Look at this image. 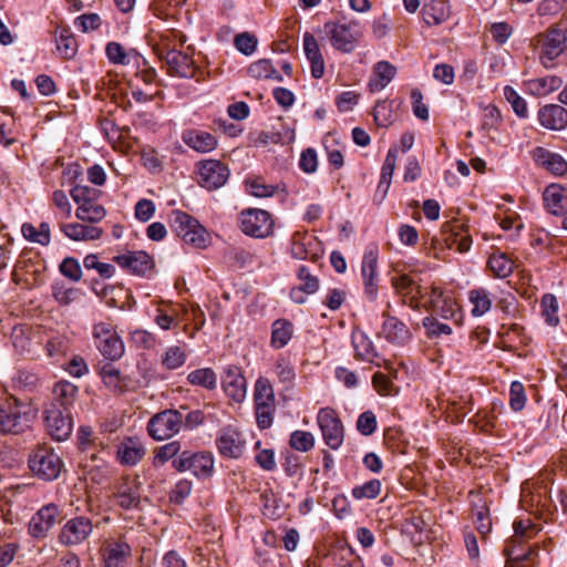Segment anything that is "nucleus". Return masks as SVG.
<instances>
[{
	"mask_svg": "<svg viewBox=\"0 0 567 567\" xmlns=\"http://www.w3.org/2000/svg\"><path fill=\"white\" fill-rule=\"evenodd\" d=\"M71 384L61 381L53 388V398L45 410V424L50 436L63 442L71 435Z\"/></svg>",
	"mask_w": 567,
	"mask_h": 567,
	"instance_id": "f257e3e1",
	"label": "nucleus"
},
{
	"mask_svg": "<svg viewBox=\"0 0 567 567\" xmlns=\"http://www.w3.org/2000/svg\"><path fill=\"white\" fill-rule=\"evenodd\" d=\"M172 38H178L179 45L186 42V35L174 30L162 35V48L157 49L161 59L166 61L168 73L179 78H193L195 75V66L193 59L187 54L178 51L172 45Z\"/></svg>",
	"mask_w": 567,
	"mask_h": 567,
	"instance_id": "f03ea898",
	"label": "nucleus"
},
{
	"mask_svg": "<svg viewBox=\"0 0 567 567\" xmlns=\"http://www.w3.org/2000/svg\"><path fill=\"white\" fill-rule=\"evenodd\" d=\"M535 533V525L529 519L514 522V535L504 548L507 557L506 567H530L529 561L536 551L530 546L524 548L523 543Z\"/></svg>",
	"mask_w": 567,
	"mask_h": 567,
	"instance_id": "7ed1b4c3",
	"label": "nucleus"
},
{
	"mask_svg": "<svg viewBox=\"0 0 567 567\" xmlns=\"http://www.w3.org/2000/svg\"><path fill=\"white\" fill-rule=\"evenodd\" d=\"M324 31L331 45L343 53L352 52L362 37L361 27L357 20L343 19L337 22H327Z\"/></svg>",
	"mask_w": 567,
	"mask_h": 567,
	"instance_id": "20e7f679",
	"label": "nucleus"
},
{
	"mask_svg": "<svg viewBox=\"0 0 567 567\" xmlns=\"http://www.w3.org/2000/svg\"><path fill=\"white\" fill-rule=\"evenodd\" d=\"M29 467L37 477L53 481L59 477L63 462L50 446L40 444L29 456Z\"/></svg>",
	"mask_w": 567,
	"mask_h": 567,
	"instance_id": "39448f33",
	"label": "nucleus"
},
{
	"mask_svg": "<svg viewBox=\"0 0 567 567\" xmlns=\"http://www.w3.org/2000/svg\"><path fill=\"white\" fill-rule=\"evenodd\" d=\"M95 346L102 355L109 360H118L125 352L124 342L115 326L111 322H97L93 326Z\"/></svg>",
	"mask_w": 567,
	"mask_h": 567,
	"instance_id": "423d86ee",
	"label": "nucleus"
},
{
	"mask_svg": "<svg viewBox=\"0 0 567 567\" xmlns=\"http://www.w3.org/2000/svg\"><path fill=\"white\" fill-rule=\"evenodd\" d=\"M184 416L178 410H164L153 415L147 423V432L155 441L173 437L182 430Z\"/></svg>",
	"mask_w": 567,
	"mask_h": 567,
	"instance_id": "0eeeda50",
	"label": "nucleus"
},
{
	"mask_svg": "<svg viewBox=\"0 0 567 567\" xmlns=\"http://www.w3.org/2000/svg\"><path fill=\"white\" fill-rule=\"evenodd\" d=\"M241 231L254 238H267L272 235L275 220L271 214L265 209L248 208L239 215Z\"/></svg>",
	"mask_w": 567,
	"mask_h": 567,
	"instance_id": "6e6552de",
	"label": "nucleus"
},
{
	"mask_svg": "<svg viewBox=\"0 0 567 567\" xmlns=\"http://www.w3.org/2000/svg\"><path fill=\"white\" fill-rule=\"evenodd\" d=\"M97 193L89 187H73V202L79 205L75 215L80 221L97 224L105 217L104 207L95 202Z\"/></svg>",
	"mask_w": 567,
	"mask_h": 567,
	"instance_id": "1a4fd4ad",
	"label": "nucleus"
},
{
	"mask_svg": "<svg viewBox=\"0 0 567 567\" xmlns=\"http://www.w3.org/2000/svg\"><path fill=\"white\" fill-rule=\"evenodd\" d=\"M317 423L324 443L331 450H338L344 441V426L336 410L321 408L317 414Z\"/></svg>",
	"mask_w": 567,
	"mask_h": 567,
	"instance_id": "9d476101",
	"label": "nucleus"
},
{
	"mask_svg": "<svg viewBox=\"0 0 567 567\" xmlns=\"http://www.w3.org/2000/svg\"><path fill=\"white\" fill-rule=\"evenodd\" d=\"M22 408L23 404L12 395L0 401V433L17 434L28 426L27 413Z\"/></svg>",
	"mask_w": 567,
	"mask_h": 567,
	"instance_id": "9b49d317",
	"label": "nucleus"
},
{
	"mask_svg": "<svg viewBox=\"0 0 567 567\" xmlns=\"http://www.w3.org/2000/svg\"><path fill=\"white\" fill-rule=\"evenodd\" d=\"M196 167L199 186L208 190L220 188L229 178V168L220 161L203 159L198 162Z\"/></svg>",
	"mask_w": 567,
	"mask_h": 567,
	"instance_id": "f8f14e48",
	"label": "nucleus"
},
{
	"mask_svg": "<svg viewBox=\"0 0 567 567\" xmlns=\"http://www.w3.org/2000/svg\"><path fill=\"white\" fill-rule=\"evenodd\" d=\"M173 466L178 472L190 471L197 477H206L214 471V458L208 452L184 451L173 461Z\"/></svg>",
	"mask_w": 567,
	"mask_h": 567,
	"instance_id": "ddd939ff",
	"label": "nucleus"
},
{
	"mask_svg": "<svg viewBox=\"0 0 567 567\" xmlns=\"http://www.w3.org/2000/svg\"><path fill=\"white\" fill-rule=\"evenodd\" d=\"M379 248L377 245H369L363 254L361 262V276L364 286V293L370 301H375L379 290L378 274Z\"/></svg>",
	"mask_w": 567,
	"mask_h": 567,
	"instance_id": "4468645a",
	"label": "nucleus"
},
{
	"mask_svg": "<svg viewBox=\"0 0 567 567\" xmlns=\"http://www.w3.org/2000/svg\"><path fill=\"white\" fill-rule=\"evenodd\" d=\"M443 239L446 245L460 252H467L472 246L468 227L461 220L449 221L443 225Z\"/></svg>",
	"mask_w": 567,
	"mask_h": 567,
	"instance_id": "2eb2a0df",
	"label": "nucleus"
},
{
	"mask_svg": "<svg viewBox=\"0 0 567 567\" xmlns=\"http://www.w3.org/2000/svg\"><path fill=\"white\" fill-rule=\"evenodd\" d=\"M123 269L137 276H145L152 271L154 262L145 251H126L113 258Z\"/></svg>",
	"mask_w": 567,
	"mask_h": 567,
	"instance_id": "dca6fc26",
	"label": "nucleus"
},
{
	"mask_svg": "<svg viewBox=\"0 0 567 567\" xmlns=\"http://www.w3.org/2000/svg\"><path fill=\"white\" fill-rule=\"evenodd\" d=\"M216 446L224 457L238 458L244 452L245 441L236 429L228 426L218 432Z\"/></svg>",
	"mask_w": 567,
	"mask_h": 567,
	"instance_id": "f3484780",
	"label": "nucleus"
},
{
	"mask_svg": "<svg viewBox=\"0 0 567 567\" xmlns=\"http://www.w3.org/2000/svg\"><path fill=\"white\" fill-rule=\"evenodd\" d=\"M60 518V512L56 505L49 504L35 513L30 523L29 532L33 537L42 538L54 526Z\"/></svg>",
	"mask_w": 567,
	"mask_h": 567,
	"instance_id": "a211bd4d",
	"label": "nucleus"
},
{
	"mask_svg": "<svg viewBox=\"0 0 567 567\" xmlns=\"http://www.w3.org/2000/svg\"><path fill=\"white\" fill-rule=\"evenodd\" d=\"M223 388L229 399L238 403L244 401L247 393V381L239 367H227L223 380Z\"/></svg>",
	"mask_w": 567,
	"mask_h": 567,
	"instance_id": "6ab92c4d",
	"label": "nucleus"
},
{
	"mask_svg": "<svg viewBox=\"0 0 567 567\" xmlns=\"http://www.w3.org/2000/svg\"><path fill=\"white\" fill-rule=\"evenodd\" d=\"M566 37L559 30L549 31L542 45L540 60L546 69L553 68V62L565 49Z\"/></svg>",
	"mask_w": 567,
	"mask_h": 567,
	"instance_id": "aec40b11",
	"label": "nucleus"
},
{
	"mask_svg": "<svg viewBox=\"0 0 567 567\" xmlns=\"http://www.w3.org/2000/svg\"><path fill=\"white\" fill-rule=\"evenodd\" d=\"M182 141L197 153H209L218 145L217 138L213 134L195 128L185 130Z\"/></svg>",
	"mask_w": 567,
	"mask_h": 567,
	"instance_id": "412c9836",
	"label": "nucleus"
},
{
	"mask_svg": "<svg viewBox=\"0 0 567 567\" xmlns=\"http://www.w3.org/2000/svg\"><path fill=\"white\" fill-rule=\"evenodd\" d=\"M132 555L131 546L123 540H114L106 544L103 549L105 567H126Z\"/></svg>",
	"mask_w": 567,
	"mask_h": 567,
	"instance_id": "4be33fe9",
	"label": "nucleus"
},
{
	"mask_svg": "<svg viewBox=\"0 0 567 567\" xmlns=\"http://www.w3.org/2000/svg\"><path fill=\"white\" fill-rule=\"evenodd\" d=\"M538 121L545 128L560 131L567 126V110L558 104H547L539 109Z\"/></svg>",
	"mask_w": 567,
	"mask_h": 567,
	"instance_id": "5701e85b",
	"label": "nucleus"
},
{
	"mask_svg": "<svg viewBox=\"0 0 567 567\" xmlns=\"http://www.w3.org/2000/svg\"><path fill=\"white\" fill-rule=\"evenodd\" d=\"M303 51L310 62L312 78L321 79L324 74V60L317 39L310 32L303 34Z\"/></svg>",
	"mask_w": 567,
	"mask_h": 567,
	"instance_id": "b1692460",
	"label": "nucleus"
},
{
	"mask_svg": "<svg viewBox=\"0 0 567 567\" xmlns=\"http://www.w3.org/2000/svg\"><path fill=\"white\" fill-rule=\"evenodd\" d=\"M426 308L444 319L452 318L456 310L455 301L439 287H432L426 300Z\"/></svg>",
	"mask_w": 567,
	"mask_h": 567,
	"instance_id": "393cba45",
	"label": "nucleus"
},
{
	"mask_svg": "<svg viewBox=\"0 0 567 567\" xmlns=\"http://www.w3.org/2000/svg\"><path fill=\"white\" fill-rule=\"evenodd\" d=\"M144 455L145 447L137 439L126 437L117 445L116 458L122 465H136Z\"/></svg>",
	"mask_w": 567,
	"mask_h": 567,
	"instance_id": "a878e982",
	"label": "nucleus"
},
{
	"mask_svg": "<svg viewBox=\"0 0 567 567\" xmlns=\"http://www.w3.org/2000/svg\"><path fill=\"white\" fill-rule=\"evenodd\" d=\"M351 340L357 360L374 363L378 367L381 365L380 362L375 361L379 354L372 340L362 330H354Z\"/></svg>",
	"mask_w": 567,
	"mask_h": 567,
	"instance_id": "bb28decb",
	"label": "nucleus"
},
{
	"mask_svg": "<svg viewBox=\"0 0 567 567\" xmlns=\"http://www.w3.org/2000/svg\"><path fill=\"white\" fill-rule=\"evenodd\" d=\"M381 334L393 344L403 346L411 339L408 327L398 318L384 315Z\"/></svg>",
	"mask_w": 567,
	"mask_h": 567,
	"instance_id": "cd10ccee",
	"label": "nucleus"
},
{
	"mask_svg": "<svg viewBox=\"0 0 567 567\" xmlns=\"http://www.w3.org/2000/svg\"><path fill=\"white\" fill-rule=\"evenodd\" d=\"M544 204L553 215H563L567 209V189L559 184H550L545 188Z\"/></svg>",
	"mask_w": 567,
	"mask_h": 567,
	"instance_id": "c85d7f7f",
	"label": "nucleus"
},
{
	"mask_svg": "<svg viewBox=\"0 0 567 567\" xmlns=\"http://www.w3.org/2000/svg\"><path fill=\"white\" fill-rule=\"evenodd\" d=\"M451 14L447 0H431L422 9L423 21L427 25H437L445 22Z\"/></svg>",
	"mask_w": 567,
	"mask_h": 567,
	"instance_id": "c756f323",
	"label": "nucleus"
},
{
	"mask_svg": "<svg viewBox=\"0 0 567 567\" xmlns=\"http://www.w3.org/2000/svg\"><path fill=\"white\" fill-rule=\"evenodd\" d=\"M534 157L539 165L554 175L561 176L567 172V162L559 154L551 153L543 147H537L534 152Z\"/></svg>",
	"mask_w": 567,
	"mask_h": 567,
	"instance_id": "7c9ffc66",
	"label": "nucleus"
},
{
	"mask_svg": "<svg viewBox=\"0 0 567 567\" xmlns=\"http://www.w3.org/2000/svg\"><path fill=\"white\" fill-rule=\"evenodd\" d=\"M564 81L557 75H546L525 82L527 91L534 96H546L561 87Z\"/></svg>",
	"mask_w": 567,
	"mask_h": 567,
	"instance_id": "2f4dec72",
	"label": "nucleus"
},
{
	"mask_svg": "<svg viewBox=\"0 0 567 567\" xmlns=\"http://www.w3.org/2000/svg\"><path fill=\"white\" fill-rule=\"evenodd\" d=\"M395 71V68L388 61L378 62L373 68V74L368 83L370 92L375 93L382 91L393 80Z\"/></svg>",
	"mask_w": 567,
	"mask_h": 567,
	"instance_id": "473e14b6",
	"label": "nucleus"
},
{
	"mask_svg": "<svg viewBox=\"0 0 567 567\" xmlns=\"http://www.w3.org/2000/svg\"><path fill=\"white\" fill-rule=\"evenodd\" d=\"M105 53L109 60L114 64H136L140 68V54L135 50H125L118 42H110L106 44Z\"/></svg>",
	"mask_w": 567,
	"mask_h": 567,
	"instance_id": "72a5a7b5",
	"label": "nucleus"
},
{
	"mask_svg": "<svg viewBox=\"0 0 567 567\" xmlns=\"http://www.w3.org/2000/svg\"><path fill=\"white\" fill-rule=\"evenodd\" d=\"M199 221L193 216L182 210H173L171 215V227L173 231L186 243L192 230L197 227Z\"/></svg>",
	"mask_w": 567,
	"mask_h": 567,
	"instance_id": "f704fd0d",
	"label": "nucleus"
},
{
	"mask_svg": "<svg viewBox=\"0 0 567 567\" xmlns=\"http://www.w3.org/2000/svg\"><path fill=\"white\" fill-rule=\"evenodd\" d=\"M392 286L395 291L403 297H410L409 306L413 309L419 308V302L415 300L414 293L424 297L420 286L415 285L412 278L408 275H401L392 278Z\"/></svg>",
	"mask_w": 567,
	"mask_h": 567,
	"instance_id": "c9c22d12",
	"label": "nucleus"
},
{
	"mask_svg": "<svg viewBox=\"0 0 567 567\" xmlns=\"http://www.w3.org/2000/svg\"><path fill=\"white\" fill-rule=\"evenodd\" d=\"M293 336V324L287 319H277L271 326L270 346L281 349L288 344Z\"/></svg>",
	"mask_w": 567,
	"mask_h": 567,
	"instance_id": "e433bc0d",
	"label": "nucleus"
},
{
	"mask_svg": "<svg viewBox=\"0 0 567 567\" xmlns=\"http://www.w3.org/2000/svg\"><path fill=\"white\" fill-rule=\"evenodd\" d=\"M468 300L473 305L472 315L481 317L489 311L492 298L489 291L484 288H475L468 292Z\"/></svg>",
	"mask_w": 567,
	"mask_h": 567,
	"instance_id": "4c0bfd02",
	"label": "nucleus"
},
{
	"mask_svg": "<svg viewBox=\"0 0 567 567\" xmlns=\"http://www.w3.org/2000/svg\"><path fill=\"white\" fill-rule=\"evenodd\" d=\"M255 405L275 406V393L270 381L260 377L255 383Z\"/></svg>",
	"mask_w": 567,
	"mask_h": 567,
	"instance_id": "58836bf2",
	"label": "nucleus"
},
{
	"mask_svg": "<svg viewBox=\"0 0 567 567\" xmlns=\"http://www.w3.org/2000/svg\"><path fill=\"white\" fill-rule=\"evenodd\" d=\"M187 381L192 385H199L207 390H214L217 386V375L210 368H202L189 372Z\"/></svg>",
	"mask_w": 567,
	"mask_h": 567,
	"instance_id": "ea45409f",
	"label": "nucleus"
},
{
	"mask_svg": "<svg viewBox=\"0 0 567 567\" xmlns=\"http://www.w3.org/2000/svg\"><path fill=\"white\" fill-rule=\"evenodd\" d=\"M248 73L254 79H274L282 81L280 73L274 68L270 60L261 59L250 64Z\"/></svg>",
	"mask_w": 567,
	"mask_h": 567,
	"instance_id": "a19ab883",
	"label": "nucleus"
},
{
	"mask_svg": "<svg viewBox=\"0 0 567 567\" xmlns=\"http://www.w3.org/2000/svg\"><path fill=\"white\" fill-rule=\"evenodd\" d=\"M101 378L105 386L114 392H122L126 386L125 379L113 364L107 363L101 369Z\"/></svg>",
	"mask_w": 567,
	"mask_h": 567,
	"instance_id": "79ce46f5",
	"label": "nucleus"
},
{
	"mask_svg": "<svg viewBox=\"0 0 567 567\" xmlns=\"http://www.w3.org/2000/svg\"><path fill=\"white\" fill-rule=\"evenodd\" d=\"M23 237L32 243L47 246L50 243V227L47 223H41L39 229L32 224L24 223L21 227Z\"/></svg>",
	"mask_w": 567,
	"mask_h": 567,
	"instance_id": "37998d69",
	"label": "nucleus"
},
{
	"mask_svg": "<svg viewBox=\"0 0 567 567\" xmlns=\"http://www.w3.org/2000/svg\"><path fill=\"white\" fill-rule=\"evenodd\" d=\"M246 190L254 197L266 198L275 195L277 187L267 184L262 177H252L245 181Z\"/></svg>",
	"mask_w": 567,
	"mask_h": 567,
	"instance_id": "c03bdc74",
	"label": "nucleus"
},
{
	"mask_svg": "<svg viewBox=\"0 0 567 567\" xmlns=\"http://www.w3.org/2000/svg\"><path fill=\"white\" fill-rule=\"evenodd\" d=\"M187 354L183 347L172 346L166 349L162 355V364L168 370H175L183 367Z\"/></svg>",
	"mask_w": 567,
	"mask_h": 567,
	"instance_id": "a18cd8bd",
	"label": "nucleus"
},
{
	"mask_svg": "<svg viewBox=\"0 0 567 567\" xmlns=\"http://www.w3.org/2000/svg\"><path fill=\"white\" fill-rule=\"evenodd\" d=\"M487 265L497 278H506L513 272V262L502 252L491 255Z\"/></svg>",
	"mask_w": 567,
	"mask_h": 567,
	"instance_id": "49530a36",
	"label": "nucleus"
},
{
	"mask_svg": "<svg viewBox=\"0 0 567 567\" xmlns=\"http://www.w3.org/2000/svg\"><path fill=\"white\" fill-rule=\"evenodd\" d=\"M540 307L546 323L550 327H556L559 323L557 298L551 293L544 295L540 300Z\"/></svg>",
	"mask_w": 567,
	"mask_h": 567,
	"instance_id": "de8ad7c7",
	"label": "nucleus"
},
{
	"mask_svg": "<svg viewBox=\"0 0 567 567\" xmlns=\"http://www.w3.org/2000/svg\"><path fill=\"white\" fill-rule=\"evenodd\" d=\"M103 234V229L95 224L90 223H73V241L74 240H96Z\"/></svg>",
	"mask_w": 567,
	"mask_h": 567,
	"instance_id": "09e8293b",
	"label": "nucleus"
},
{
	"mask_svg": "<svg viewBox=\"0 0 567 567\" xmlns=\"http://www.w3.org/2000/svg\"><path fill=\"white\" fill-rule=\"evenodd\" d=\"M39 384L38 375L29 370H19L12 377V388L21 391H33Z\"/></svg>",
	"mask_w": 567,
	"mask_h": 567,
	"instance_id": "8fccbe9b",
	"label": "nucleus"
},
{
	"mask_svg": "<svg viewBox=\"0 0 567 567\" xmlns=\"http://www.w3.org/2000/svg\"><path fill=\"white\" fill-rule=\"evenodd\" d=\"M315 436L311 432L296 430L291 433L289 445L299 452H309L315 446Z\"/></svg>",
	"mask_w": 567,
	"mask_h": 567,
	"instance_id": "3c124183",
	"label": "nucleus"
},
{
	"mask_svg": "<svg viewBox=\"0 0 567 567\" xmlns=\"http://www.w3.org/2000/svg\"><path fill=\"white\" fill-rule=\"evenodd\" d=\"M275 373L284 384L291 385L296 378L293 363L287 357H279L275 363Z\"/></svg>",
	"mask_w": 567,
	"mask_h": 567,
	"instance_id": "603ef678",
	"label": "nucleus"
},
{
	"mask_svg": "<svg viewBox=\"0 0 567 567\" xmlns=\"http://www.w3.org/2000/svg\"><path fill=\"white\" fill-rule=\"evenodd\" d=\"M504 96L511 103L513 111L518 117L525 118L528 115L526 101L509 85L504 87Z\"/></svg>",
	"mask_w": 567,
	"mask_h": 567,
	"instance_id": "864d4df0",
	"label": "nucleus"
},
{
	"mask_svg": "<svg viewBox=\"0 0 567 567\" xmlns=\"http://www.w3.org/2000/svg\"><path fill=\"white\" fill-rule=\"evenodd\" d=\"M381 482L379 480H371L362 485L352 488V496L355 499H373L380 495Z\"/></svg>",
	"mask_w": 567,
	"mask_h": 567,
	"instance_id": "5fc2aeb1",
	"label": "nucleus"
},
{
	"mask_svg": "<svg viewBox=\"0 0 567 567\" xmlns=\"http://www.w3.org/2000/svg\"><path fill=\"white\" fill-rule=\"evenodd\" d=\"M310 236L306 233H295L291 237V255L293 258L303 260L308 258V245Z\"/></svg>",
	"mask_w": 567,
	"mask_h": 567,
	"instance_id": "6e6d98bb",
	"label": "nucleus"
},
{
	"mask_svg": "<svg viewBox=\"0 0 567 567\" xmlns=\"http://www.w3.org/2000/svg\"><path fill=\"white\" fill-rule=\"evenodd\" d=\"M181 451V443L178 441H172L156 449L154 455V465L161 466L167 461L177 455Z\"/></svg>",
	"mask_w": 567,
	"mask_h": 567,
	"instance_id": "4d7b16f0",
	"label": "nucleus"
},
{
	"mask_svg": "<svg viewBox=\"0 0 567 567\" xmlns=\"http://www.w3.org/2000/svg\"><path fill=\"white\" fill-rule=\"evenodd\" d=\"M526 404V394L523 383L514 381L509 388V406L513 411L518 412L524 409Z\"/></svg>",
	"mask_w": 567,
	"mask_h": 567,
	"instance_id": "13d9d810",
	"label": "nucleus"
},
{
	"mask_svg": "<svg viewBox=\"0 0 567 567\" xmlns=\"http://www.w3.org/2000/svg\"><path fill=\"white\" fill-rule=\"evenodd\" d=\"M423 327L429 338H439L443 334L449 336L452 333V328L449 324L439 322L434 317H425L423 319Z\"/></svg>",
	"mask_w": 567,
	"mask_h": 567,
	"instance_id": "bf43d9fd",
	"label": "nucleus"
},
{
	"mask_svg": "<svg viewBox=\"0 0 567 567\" xmlns=\"http://www.w3.org/2000/svg\"><path fill=\"white\" fill-rule=\"evenodd\" d=\"M257 43V38L249 32L239 33L234 39L236 49L246 55H250L256 51Z\"/></svg>",
	"mask_w": 567,
	"mask_h": 567,
	"instance_id": "052dcab7",
	"label": "nucleus"
},
{
	"mask_svg": "<svg viewBox=\"0 0 567 567\" xmlns=\"http://www.w3.org/2000/svg\"><path fill=\"white\" fill-rule=\"evenodd\" d=\"M132 342L143 349H154L157 344L156 336L144 329H136L131 332Z\"/></svg>",
	"mask_w": 567,
	"mask_h": 567,
	"instance_id": "680f3d73",
	"label": "nucleus"
},
{
	"mask_svg": "<svg viewBox=\"0 0 567 567\" xmlns=\"http://www.w3.org/2000/svg\"><path fill=\"white\" fill-rule=\"evenodd\" d=\"M372 384L380 395L389 396L395 395L398 393V390L392 381L382 372H377L373 374Z\"/></svg>",
	"mask_w": 567,
	"mask_h": 567,
	"instance_id": "e2e57ef3",
	"label": "nucleus"
},
{
	"mask_svg": "<svg viewBox=\"0 0 567 567\" xmlns=\"http://www.w3.org/2000/svg\"><path fill=\"white\" fill-rule=\"evenodd\" d=\"M93 526L89 518L79 516L73 518V543L85 540L92 533Z\"/></svg>",
	"mask_w": 567,
	"mask_h": 567,
	"instance_id": "0e129e2a",
	"label": "nucleus"
},
{
	"mask_svg": "<svg viewBox=\"0 0 567 567\" xmlns=\"http://www.w3.org/2000/svg\"><path fill=\"white\" fill-rule=\"evenodd\" d=\"M357 430L360 434L369 436L377 430V417L372 411L361 413L357 420Z\"/></svg>",
	"mask_w": 567,
	"mask_h": 567,
	"instance_id": "69168bd1",
	"label": "nucleus"
},
{
	"mask_svg": "<svg viewBox=\"0 0 567 567\" xmlns=\"http://www.w3.org/2000/svg\"><path fill=\"white\" fill-rule=\"evenodd\" d=\"M101 23L102 19L97 13H83L74 20L76 28L84 33L99 29Z\"/></svg>",
	"mask_w": 567,
	"mask_h": 567,
	"instance_id": "338daca9",
	"label": "nucleus"
},
{
	"mask_svg": "<svg viewBox=\"0 0 567 567\" xmlns=\"http://www.w3.org/2000/svg\"><path fill=\"white\" fill-rule=\"evenodd\" d=\"M209 243L210 236L205 227L200 224H198L197 227L192 230L189 237L186 240V244L200 249L206 248Z\"/></svg>",
	"mask_w": 567,
	"mask_h": 567,
	"instance_id": "774afa93",
	"label": "nucleus"
}]
</instances>
